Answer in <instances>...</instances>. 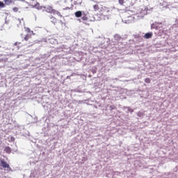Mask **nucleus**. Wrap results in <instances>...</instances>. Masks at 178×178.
<instances>
[{
	"label": "nucleus",
	"instance_id": "nucleus-1",
	"mask_svg": "<svg viewBox=\"0 0 178 178\" xmlns=\"http://www.w3.org/2000/svg\"><path fill=\"white\" fill-rule=\"evenodd\" d=\"M24 31L26 33V34H21L22 41H26L31 45H34V40H31V37H33V35H35L34 31H31V29L29 27H24Z\"/></svg>",
	"mask_w": 178,
	"mask_h": 178
},
{
	"label": "nucleus",
	"instance_id": "nucleus-2",
	"mask_svg": "<svg viewBox=\"0 0 178 178\" xmlns=\"http://www.w3.org/2000/svg\"><path fill=\"white\" fill-rule=\"evenodd\" d=\"M0 162H1L0 165L1 166V168H3V169H7L8 172H10V170H12L10 165H9V164H8V163L5 161V160L1 159Z\"/></svg>",
	"mask_w": 178,
	"mask_h": 178
},
{
	"label": "nucleus",
	"instance_id": "nucleus-3",
	"mask_svg": "<svg viewBox=\"0 0 178 178\" xmlns=\"http://www.w3.org/2000/svg\"><path fill=\"white\" fill-rule=\"evenodd\" d=\"M31 6L35 9H40V3L35 1V3H31Z\"/></svg>",
	"mask_w": 178,
	"mask_h": 178
},
{
	"label": "nucleus",
	"instance_id": "nucleus-4",
	"mask_svg": "<svg viewBox=\"0 0 178 178\" xmlns=\"http://www.w3.org/2000/svg\"><path fill=\"white\" fill-rule=\"evenodd\" d=\"M153 33L152 32H149L145 34L144 38H146L147 40L149 38H152Z\"/></svg>",
	"mask_w": 178,
	"mask_h": 178
},
{
	"label": "nucleus",
	"instance_id": "nucleus-5",
	"mask_svg": "<svg viewBox=\"0 0 178 178\" xmlns=\"http://www.w3.org/2000/svg\"><path fill=\"white\" fill-rule=\"evenodd\" d=\"M54 8H52L51 6H48L46 8V12H47V13H54Z\"/></svg>",
	"mask_w": 178,
	"mask_h": 178
},
{
	"label": "nucleus",
	"instance_id": "nucleus-6",
	"mask_svg": "<svg viewBox=\"0 0 178 178\" xmlns=\"http://www.w3.org/2000/svg\"><path fill=\"white\" fill-rule=\"evenodd\" d=\"M4 151L6 152V154H10V152H12V149L8 146L4 148Z\"/></svg>",
	"mask_w": 178,
	"mask_h": 178
},
{
	"label": "nucleus",
	"instance_id": "nucleus-7",
	"mask_svg": "<svg viewBox=\"0 0 178 178\" xmlns=\"http://www.w3.org/2000/svg\"><path fill=\"white\" fill-rule=\"evenodd\" d=\"M75 16L76 17H81V16H83V12L82 11H76V12H75Z\"/></svg>",
	"mask_w": 178,
	"mask_h": 178
},
{
	"label": "nucleus",
	"instance_id": "nucleus-8",
	"mask_svg": "<svg viewBox=\"0 0 178 178\" xmlns=\"http://www.w3.org/2000/svg\"><path fill=\"white\" fill-rule=\"evenodd\" d=\"M3 2L5 3V5L9 6L13 3V0H3Z\"/></svg>",
	"mask_w": 178,
	"mask_h": 178
},
{
	"label": "nucleus",
	"instance_id": "nucleus-9",
	"mask_svg": "<svg viewBox=\"0 0 178 178\" xmlns=\"http://www.w3.org/2000/svg\"><path fill=\"white\" fill-rule=\"evenodd\" d=\"M53 15H57V16L59 17H62V14H60V13L56 10H54Z\"/></svg>",
	"mask_w": 178,
	"mask_h": 178
},
{
	"label": "nucleus",
	"instance_id": "nucleus-10",
	"mask_svg": "<svg viewBox=\"0 0 178 178\" xmlns=\"http://www.w3.org/2000/svg\"><path fill=\"white\" fill-rule=\"evenodd\" d=\"M81 20H83V22H87V20H88V17H87V15L83 14V17H81Z\"/></svg>",
	"mask_w": 178,
	"mask_h": 178
},
{
	"label": "nucleus",
	"instance_id": "nucleus-11",
	"mask_svg": "<svg viewBox=\"0 0 178 178\" xmlns=\"http://www.w3.org/2000/svg\"><path fill=\"white\" fill-rule=\"evenodd\" d=\"M93 9L95 12L99 10V6L98 4H95L93 6Z\"/></svg>",
	"mask_w": 178,
	"mask_h": 178
},
{
	"label": "nucleus",
	"instance_id": "nucleus-12",
	"mask_svg": "<svg viewBox=\"0 0 178 178\" xmlns=\"http://www.w3.org/2000/svg\"><path fill=\"white\" fill-rule=\"evenodd\" d=\"M137 116H138L139 118H143V116H144V113H142L141 111H138L137 113Z\"/></svg>",
	"mask_w": 178,
	"mask_h": 178
},
{
	"label": "nucleus",
	"instance_id": "nucleus-13",
	"mask_svg": "<svg viewBox=\"0 0 178 178\" xmlns=\"http://www.w3.org/2000/svg\"><path fill=\"white\" fill-rule=\"evenodd\" d=\"M145 83H147V84H149V83H151V79H149V78H146L145 79Z\"/></svg>",
	"mask_w": 178,
	"mask_h": 178
},
{
	"label": "nucleus",
	"instance_id": "nucleus-14",
	"mask_svg": "<svg viewBox=\"0 0 178 178\" xmlns=\"http://www.w3.org/2000/svg\"><path fill=\"white\" fill-rule=\"evenodd\" d=\"M13 12H15V13H16L19 12V8H17V7H14V8H13Z\"/></svg>",
	"mask_w": 178,
	"mask_h": 178
},
{
	"label": "nucleus",
	"instance_id": "nucleus-15",
	"mask_svg": "<svg viewBox=\"0 0 178 178\" xmlns=\"http://www.w3.org/2000/svg\"><path fill=\"white\" fill-rule=\"evenodd\" d=\"M0 8H5V3L2 1H0Z\"/></svg>",
	"mask_w": 178,
	"mask_h": 178
},
{
	"label": "nucleus",
	"instance_id": "nucleus-16",
	"mask_svg": "<svg viewBox=\"0 0 178 178\" xmlns=\"http://www.w3.org/2000/svg\"><path fill=\"white\" fill-rule=\"evenodd\" d=\"M120 5H123L124 3V0H118Z\"/></svg>",
	"mask_w": 178,
	"mask_h": 178
},
{
	"label": "nucleus",
	"instance_id": "nucleus-17",
	"mask_svg": "<svg viewBox=\"0 0 178 178\" xmlns=\"http://www.w3.org/2000/svg\"><path fill=\"white\" fill-rule=\"evenodd\" d=\"M110 108H111V111H113V109H116V106H110Z\"/></svg>",
	"mask_w": 178,
	"mask_h": 178
},
{
	"label": "nucleus",
	"instance_id": "nucleus-18",
	"mask_svg": "<svg viewBox=\"0 0 178 178\" xmlns=\"http://www.w3.org/2000/svg\"><path fill=\"white\" fill-rule=\"evenodd\" d=\"M51 19H53V20H54V22H56V19L55 17H52Z\"/></svg>",
	"mask_w": 178,
	"mask_h": 178
},
{
	"label": "nucleus",
	"instance_id": "nucleus-19",
	"mask_svg": "<svg viewBox=\"0 0 178 178\" xmlns=\"http://www.w3.org/2000/svg\"><path fill=\"white\" fill-rule=\"evenodd\" d=\"M2 60V54H0V62Z\"/></svg>",
	"mask_w": 178,
	"mask_h": 178
},
{
	"label": "nucleus",
	"instance_id": "nucleus-20",
	"mask_svg": "<svg viewBox=\"0 0 178 178\" xmlns=\"http://www.w3.org/2000/svg\"><path fill=\"white\" fill-rule=\"evenodd\" d=\"M15 45H17V42H16L15 43Z\"/></svg>",
	"mask_w": 178,
	"mask_h": 178
},
{
	"label": "nucleus",
	"instance_id": "nucleus-21",
	"mask_svg": "<svg viewBox=\"0 0 178 178\" xmlns=\"http://www.w3.org/2000/svg\"><path fill=\"white\" fill-rule=\"evenodd\" d=\"M116 37H119L118 35L115 36V38H116Z\"/></svg>",
	"mask_w": 178,
	"mask_h": 178
},
{
	"label": "nucleus",
	"instance_id": "nucleus-22",
	"mask_svg": "<svg viewBox=\"0 0 178 178\" xmlns=\"http://www.w3.org/2000/svg\"><path fill=\"white\" fill-rule=\"evenodd\" d=\"M1 42H0V48H1Z\"/></svg>",
	"mask_w": 178,
	"mask_h": 178
}]
</instances>
